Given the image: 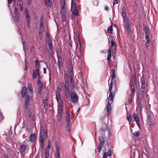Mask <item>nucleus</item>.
<instances>
[{"label": "nucleus", "instance_id": "obj_1", "mask_svg": "<svg viewBox=\"0 0 158 158\" xmlns=\"http://www.w3.org/2000/svg\"><path fill=\"white\" fill-rule=\"evenodd\" d=\"M64 82L63 84V88H64V95L67 99L69 97L70 93L69 85V76L67 73H64Z\"/></svg>", "mask_w": 158, "mask_h": 158}, {"label": "nucleus", "instance_id": "obj_2", "mask_svg": "<svg viewBox=\"0 0 158 158\" xmlns=\"http://www.w3.org/2000/svg\"><path fill=\"white\" fill-rule=\"evenodd\" d=\"M115 71L114 70H113V74L111 76V81L110 84H109L110 94L109 97L108 98V99L109 100H111L112 102L113 101L115 95V93L112 91L113 85V80L115 78ZM110 79V77L109 78L108 80V83H109Z\"/></svg>", "mask_w": 158, "mask_h": 158}, {"label": "nucleus", "instance_id": "obj_3", "mask_svg": "<svg viewBox=\"0 0 158 158\" xmlns=\"http://www.w3.org/2000/svg\"><path fill=\"white\" fill-rule=\"evenodd\" d=\"M33 95V94H32L31 92H30V93L28 94V93L27 94L26 96L24 103V106L26 109H28L29 103L31 102L32 101Z\"/></svg>", "mask_w": 158, "mask_h": 158}, {"label": "nucleus", "instance_id": "obj_4", "mask_svg": "<svg viewBox=\"0 0 158 158\" xmlns=\"http://www.w3.org/2000/svg\"><path fill=\"white\" fill-rule=\"evenodd\" d=\"M48 136L47 130L43 126H41L40 132V139L43 138L47 139Z\"/></svg>", "mask_w": 158, "mask_h": 158}, {"label": "nucleus", "instance_id": "obj_5", "mask_svg": "<svg viewBox=\"0 0 158 158\" xmlns=\"http://www.w3.org/2000/svg\"><path fill=\"white\" fill-rule=\"evenodd\" d=\"M61 7L60 10L61 15L62 17V19L63 21H65L66 20V14L65 13V0H61Z\"/></svg>", "mask_w": 158, "mask_h": 158}, {"label": "nucleus", "instance_id": "obj_6", "mask_svg": "<svg viewBox=\"0 0 158 158\" xmlns=\"http://www.w3.org/2000/svg\"><path fill=\"white\" fill-rule=\"evenodd\" d=\"M63 87L61 86H59V85L56 88V99L57 102H58L59 100L60 99L61 96L60 92L63 89Z\"/></svg>", "mask_w": 158, "mask_h": 158}, {"label": "nucleus", "instance_id": "obj_7", "mask_svg": "<svg viewBox=\"0 0 158 158\" xmlns=\"http://www.w3.org/2000/svg\"><path fill=\"white\" fill-rule=\"evenodd\" d=\"M70 96L72 103H76L78 102V96L75 92H72L70 95Z\"/></svg>", "mask_w": 158, "mask_h": 158}, {"label": "nucleus", "instance_id": "obj_8", "mask_svg": "<svg viewBox=\"0 0 158 158\" xmlns=\"http://www.w3.org/2000/svg\"><path fill=\"white\" fill-rule=\"evenodd\" d=\"M51 147V143L50 140H48V145L46 147L45 150V158H47L49 155V152Z\"/></svg>", "mask_w": 158, "mask_h": 158}, {"label": "nucleus", "instance_id": "obj_9", "mask_svg": "<svg viewBox=\"0 0 158 158\" xmlns=\"http://www.w3.org/2000/svg\"><path fill=\"white\" fill-rule=\"evenodd\" d=\"M40 65H37L35 66L36 70L33 71L32 78L33 79H35L36 78V75H37L39 77V71H40Z\"/></svg>", "mask_w": 158, "mask_h": 158}, {"label": "nucleus", "instance_id": "obj_10", "mask_svg": "<svg viewBox=\"0 0 158 158\" xmlns=\"http://www.w3.org/2000/svg\"><path fill=\"white\" fill-rule=\"evenodd\" d=\"M146 79L144 75H143L141 80V89L143 90H145L146 87Z\"/></svg>", "mask_w": 158, "mask_h": 158}, {"label": "nucleus", "instance_id": "obj_11", "mask_svg": "<svg viewBox=\"0 0 158 158\" xmlns=\"http://www.w3.org/2000/svg\"><path fill=\"white\" fill-rule=\"evenodd\" d=\"M69 76L70 79V85L73 88L74 86V81L73 79V72H69Z\"/></svg>", "mask_w": 158, "mask_h": 158}, {"label": "nucleus", "instance_id": "obj_12", "mask_svg": "<svg viewBox=\"0 0 158 158\" xmlns=\"http://www.w3.org/2000/svg\"><path fill=\"white\" fill-rule=\"evenodd\" d=\"M63 111V108L62 106L60 104L59 106L58 109V114L57 115L58 116L59 118L60 119L61 118L60 116L62 114Z\"/></svg>", "mask_w": 158, "mask_h": 158}, {"label": "nucleus", "instance_id": "obj_13", "mask_svg": "<svg viewBox=\"0 0 158 158\" xmlns=\"http://www.w3.org/2000/svg\"><path fill=\"white\" fill-rule=\"evenodd\" d=\"M111 156V150L110 148L108 149V152H105L103 155V158H107V156Z\"/></svg>", "mask_w": 158, "mask_h": 158}, {"label": "nucleus", "instance_id": "obj_14", "mask_svg": "<svg viewBox=\"0 0 158 158\" xmlns=\"http://www.w3.org/2000/svg\"><path fill=\"white\" fill-rule=\"evenodd\" d=\"M108 100L109 101L107 102V105L106 106V110L108 112L107 114L108 115H109V113L110 112V111L111 110V104L110 103V100H109L108 99ZM110 101H111V100ZM111 103L113 102V101L112 102L111 100Z\"/></svg>", "mask_w": 158, "mask_h": 158}, {"label": "nucleus", "instance_id": "obj_15", "mask_svg": "<svg viewBox=\"0 0 158 158\" xmlns=\"http://www.w3.org/2000/svg\"><path fill=\"white\" fill-rule=\"evenodd\" d=\"M43 103L44 105V108L45 109H47L48 106V100L47 98L45 99L43 98Z\"/></svg>", "mask_w": 158, "mask_h": 158}, {"label": "nucleus", "instance_id": "obj_16", "mask_svg": "<svg viewBox=\"0 0 158 158\" xmlns=\"http://www.w3.org/2000/svg\"><path fill=\"white\" fill-rule=\"evenodd\" d=\"M122 15L123 18V20L125 19H127V13L126 12V8L125 6H123L122 9Z\"/></svg>", "mask_w": 158, "mask_h": 158}, {"label": "nucleus", "instance_id": "obj_17", "mask_svg": "<svg viewBox=\"0 0 158 158\" xmlns=\"http://www.w3.org/2000/svg\"><path fill=\"white\" fill-rule=\"evenodd\" d=\"M36 137V135L35 133H32L29 137L30 141L31 143L34 142L35 139Z\"/></svg>", "mask_w": 158, "mask_h": 158}, {"label": "nucleus", "instance_id": "obj_18", "mask_svg": "<svg viewBox=\"0 0 158 158\" xmlns=\"http://www.w3.org/2000/svg\"><path fill=\"white\" fill-rule=\"evenodd\" d=\"M45 139L41 138L40 139V148L42 150L44 148V140Z\"/></svg>", "mask_w": 158, "mask_h": 158}, {"label": "nucleus", "instance_id": "obj_19", "mask_svg": "<svg viewBox=\"0 0 158 158\" xmlns=\"http://www.w3.org/2000/svg\"><path fill=\"white\" fill-rule=\"evenodd\" d=\"M147 124L149 125L148 128L149 130H150L151 127L152 123L151 121L150 116L149 115L147 116Z\"/></svg>", "mask_w": 158, "mask_h": 158}, {"label": "nucleus", "instance_id": "obj_20", "mask_svg": "<svg viewBox=\"0 0 158 158\" xmlns=\"http://www.w3.org/2000/svg\"><path fill=\"white\" fill-rule=\"evenodd\" d=\"M58 62L57 63V65L58 66L59 70L60 71H61V62L62 61L61 56L57 57Z\"/></svg>", "mask_w": 158, "mask_h": 158}, {"label": "nucleus", "instance_id": "obj_21", "mask_svg": "<svg viewBox=\"0 0 158 158\" xmlns=\"http://www.w3.org/2000/svg\"><path fill=\"white\" fill-rule=\"evenodd\" d=\"M44 2L46 6L50 8L52 6V2L50 0H44Z\"/></svg>", "mask_w": 158, "mask_h": 158}, {"label": "nucleus", "instance_id": "obj_22", "mask_svg": "<svg viewBox=\"0 0 158 158\" xmlns=\"http://www.w3.org/2000/svg\"><path fill=\"white\" fill-rule=\"evenodd\" d=\"M66 121L69 122V120L71 118V116L69 114V110H68L66 111Z\"/></svg>", "mask_w": 158, "mask_h": 158}, {"label": "nucleus", "instance_id": "obj_23", "mask_svg": "<svg viewBox=\"0 0 158 158\" xmlns=\"http://www.w3.org/2000/svg\"><path fill=\"white\" fill-rule=\"evenodd\" d=\"M144 31L145 33V36H149L150 33L149 31V28L148 27L146 26H145Z\"/></svg>", "mask_w": 158, "mask_h": 158}, {"label": "nucleus", "instance_id": "obj_24", "mask_svg": "<svg viewBox=\"0 0 158 158\" xmlns=\"http://www.w3.org/2000/svg\"><path fill=\"white\" fill-rule=\"evenodd\" d=\"M27 89L25 87H23L21 92L22 97V98H24L25 96L26 93H27Z\"/></svg>", "mask_w": 158, "mask_h": 158}, {"label": "nucleus", "instance_id": "obj_25", "mask_svg": "<svg viewBox=\"0 0 158 158\" xmlns=\"http://www.w3.org/2000/svg\"><path fill=\"white\" fill-rule=\"evenodd\" d=\"M99 144H104L105 140L104 137L102 136H99Z\"/></svg>", "mask_w": 158, "mask_h": 158}, {"label": "nucleus", "instance_id": "obj_26", "mask_svg": "<svg viewBox=\"0 0 158 158\" xmlns=\"http://www.w3.org/2000/svg\"><path fill=\"white\" fill-rule=\"evenodd\" d=\"M28 94L31 92L32 94H33V91H32V85L31 84H29L28 86Z\"/></svg>", "mask_w": 158, "mask_h": 158}, {"label": "nucleus", "instance_id": "obj_27", "mask_svg": "<svg viewBox=\"0 0 158 158\" xmlns=\"http://www.w3.org/2000/svg\"><path fill=\"white\" fill-rule=\"evenodd\" d=\"M111 57V49L109 48L108 51V56L107 58V60L109 61L110 60Z\"/></svg>", "mask_w": 158, "mask_h": 158}, {"label": "nucleus", "instance_id": "obj_28", "mask_svg": "<svg viewBox=\"0 0 158 158\" xmlns=\"http://www.w3.org/2000/svg\"><path fill=\"white\" fill-rule=\"evenodd\" d=\"M18 1L19 2L20 10L21 11H22L23 9V2L22 0H18Z\"/></svg>", "mask_w": 158, "mask_h": 158}, {"label": "nucleus", "instance_id": "obj_29", "mask_svg": "<svg viewBox=\"0 0 158 158\" xmlns=\"http://www.w3.org/2000/svg\"><path fill=\"white\" fill-rule=\"evenodd\" d=\"M133 118L134 121H136L137 125L138 126V115L136 114H133Z\"/></svg>", "mask_w": 158, "mask_h": 158}, {"label": "nucleus", "instance_id": "obj_30", "mask_svg": "<svg viewBox=\"0 0 158 158\" xmlns=\"http://www.w3.org/2000/svg\"><path fill=\"white\" fill-rule=\"evenodd\" d=\"M130 87L132 90V94H133L135 92V88L134 85L133 83H131Z\"/></svg>", "mask_w": 158, "mask_h": 158}, {"label": "nucleus", "instance_id": "obj_31", "mask_svg": "<svg viewBox=\"0 0 158 158\" xmlns=\"http://www.w3.org/2000/svg\"><path fill=\"white\" fill-rule=\"evenodd\" d=\"M124 21L125 23V26L126 28H127V27H130L129 24V21L127 19H125L124 20Z\"/></svg>", "mask_w": 158, "mask_h": 158}, {"label": "nucleus", "instance_id": "obj_32", "mask_svg": "<svg viewBox=\"0 0 158 158\" xmlns=\"http://www.w3.org/2000/svg\"><path fill=\"white\" fill-rule=\"evenodd\" d=\"M77 9L75 6L73 4V1L72 0L71 6V10L72 12L75 10Z\"/></svg>", "mask_w": 158, "mask_h": 158}, {"label": "nucleus", "instance_id": "obj_33", "mask_svg": "<svg viewBox=\"0 0 158 158\" xmlns=\"http://www.w3.org/2000/svg\"><path fill=\"white\" fill-rule=\"evenodd\" d=\"M113 26L112 25H111L107 29V32L109 33L112 34L113 33Z\"/></svg>", "mask_w": 158, "mask_h": 158}, {"label": "nucleus", "instance_id": "obj_34", "mask_svg": "<svg viewBox=\"0 0 158 158\" xmlns=\"http://www.w3.org/2000/svg\"><path fill=\"white\" fill-rule=\"evenodd\" d=\"M14 20L16 23H18L19 20V14L15 15Z\"/></svg>", "mask_w": 158, "mask_h": 158}, {"label": "nucleus", "instance_id": "obj_35", "mask_svg": "<svg viewBox=\"0 0 158 158\" xmlns=\"http://www.w3.org/2000/svg\"><path fill=\"white\" fill-rule=\"evenodd\" d=\"M79 14L78 13L77 10H75L72 11V16L73 17L75 15H78Z\"/></svg>", "mask_w": 158, "mask_h": 158}, {"label": "nucleus", "instance_id": "obj_36", "mask_svg": "<svg viewBox=\"0 0 158 158\" xmlns=\"http://www.w3.org/2000/svg\"><path fill=\"white\" fill-rule=\"evenodd\" d=\"M26 146L23 144L21 145L20 148V150L22 152H24L26 150Z\"/></svg>", "mask_w": 158, "mask_h": 158}, {"label": "nucleus", "instance_id": "obj_37", "mask_svg": "<svg viewBox=\"0 0 158 158\" xmlns=\"http://www.w3.org/2000/svg\"><path fill=\"white\" fill-rule=\"evenodd\" d=\"M69 72H73V67L71 64H69Z\"/></svg>", "mask_w": 158, "mask_h": 158}, {"label": "nucleus", "instance_id": "obj_38", "mask_svg": "<svg viewBox=\"0 0 158 158\" xmlns=\"http://www.w3.org/2000/svg\"><path fill=\"white\" fill-rule=\"evenodd\" d=\"M43 30H39V36L40 38V40H41L42 38V35H43Z\"/></svg>", "mask_w": 158, "mask_h": 158}, {"label": "nucleus", "instance_id": "obj_39", "mask_svg": "<svg viewBox=\"0 0 158 158\" xmlns=\"http://www.w3.org/2000/svg\"><path fill=\"white\" fill-rule=\"evenodd\" d=\"M25 16L27 19L30 20V16L28 14V13L27 10H25Z\"/></svg>", "mask_w": 158, "mask_h": 158}, {"label": "nucleus", "instance_id": "obj_40", "mask_svg": "<svg viewBox=\"0 0 158 158\" xmlns=\"http://www.w3.org/2000/svg\"><path fill=\"white\" fill-rule=\"evenodd\" d=\"M57 57H60L61 56V51L60 49H58L56 50Z\"/></svg>", "mask_w": 158, "mask_h": 158}, {"label": "nucleus", "instance_id": "obj_41", "mask_svg": "<svg viewBox=\"0 0 158 158\" xmlns=\"http://www.w3.org/2000/svg\"><path fill=\"white\" fill-rule=\"evenodd\" d=\"M104 144H99V146L98 147V152H100V151H101L102 147Z\"/></svg>", "mask_w": 158, "mask_h": 158}, {"label": "nucleus", "instance_id": "obj_42", "mask_svg": "<svg viewBox=\"0 0 158 158\" xmlns=\"http://www.w3.org/2000/svg\"><path fill=\"white\" fill-rule=\"evenodd\" d=\"M145 38L147 40L146 43V45H147V44H149L150 42V39L149 36H145Z\"/></svg>", "mask_w": 158, "mask_h": 158}, {"label": "nucleus", "instance_id": "obj_43", "mask_svg": "<svg viewBox=\"0 0 158 158\" xmlns=\"http://www.w3.org/2000/svg\"><path fill=\"white\" fill-rule=\"evenodd\" d=\"M93 3L95 6H98V0H93Z\"/></svg>", "mask_w": 158, "mask_h": 158}, {"label": "nucleus", "instance_id": "obj_44", "mask_svg": "<svg viewBox=\"0 0 158 158\" xmlns=\"http://www.w3.org/2000/svg\"><path fill=\"white\" fill-rule=\"evenodd\" d=\"M135 5L134 6V9L135 10H136L138 8L137 3L136 2H135Z\"/></svg>", "mask_w": 158, "mask_h": 158}, {"label": "nucleus", "instance_id": "obj_45", "mask_svg": "<svg viewBox=\"0 0 158 158\" xmlns=\"http://www.w3.org/2000/svg\"><path fill=\"white\" fill-rule=\"evenodd\" d=\"M44 18L43 16H41L40 22V24H43V23L44 22Z\"/></svg>", "mask_w": 158, "mask_h": 158}, {"label": "nucleus", "instance_id": "obj_46", "mask_svg": "<svg viewBox=\"0 0 158 158\" xmlns=\"http://www.w3.org/2000/svg\"><path fill=\"white\" fill-rule=\"evenodd\" d=\"M56 154L59 153V147L56 146Z\"/></svg>", "mask_w": 158, "mask_h": 158}, {"label": "nucleus", "instance_id": "obj_47", "mask_svg": "<svg viewBox=\"0 0 158 158\" xmlns=\"http://www.w3.org/2000/svg\"><path fill=\"white\" fill-rule=\"evenodd\" d=\"M48 47L50 48V50L49 51H52V48L53 47L52 45V44H48Z\"/></svg>", "mask_w": 158, "mask_h": 158}, {"label": "nucleus", "instance_id": "obj_48", "mask_svg": "<svg viewBox=\"0 0 158 158\" xmlns=\"http://www.w3.org/2000/svg\"><path fill=\"white\" fill-rule=\"evenodd\" d=\"M111 47L112 48L114 47V46L116 44L115 42L113 40H112L111 41Z\"/></svg>", "mask_w": 158, "mask_h": 158}, {"label": "nucleus", "instance_id": "obj_49", "mask_svg": "<svg viewBox=\"0 0 158 158\" xmlns=\"http://www.w3.org/2000/svg\"><path fill=\"white\" fill-rule=\"evenodd\" d=\"M44 27L43 24H40L39 30H43L42 29Z\"/></svg>", "mask_w": 158, "mask_h": 158}, {"label": "nucleus", "instance_id": "obj_50", "mask_svg": "<svg viewBox=\"0 0 158 158\" xmlns=\"http://www.w3.org/2000/svg\"><path fill=\"white\" fill-rule=\"evenodd\" d=\"M126 29L127 34L129 35L130 33V31H131V29L130 28L127 27V28H126Z\"/></svg>", "mask_w": 158, "mask_h": 158}, {"label": "nucleus", "instance_id": "obj_51", "mask_svg": "<svg viewBox=\"0 0 158 158\" xmlns=\"http://www.w3.org/2000/svg\"><path fill=\"white\" fill-rule=\"evenodd\" d=\"M14 13L15 15H19V13L18 11L16 8H15L14 10Z\"/></svg>", "mask_w": 158, "mask_h": 158}, {"label": "nucleus", "instance_id": "obj_52", "mask_svg": "<svg viewBox=\"0 0 158 158\" xmlns=\"http://www.w3.org/2000/svg\"><path fill=\"white\" fill-rule=\"evenodd\" d=\"M27 24L28 28H30V20L27 19Z\"/></svg>", "mask_w": 158, "mask_h": 158}, {"label": "nucleus", "instance_id": "obj_53", "mask_svg": "<svg viewBox=\"0 0 158 158\" xmlns=\"http://www.w3.org/2000/svg\"><path fill=\"white\" fill-rule=\"evenodd\" d=\"M25 69L27 70L28 69V64L26 62V60L25 59Z\"/></svg>", "mask_w": 158, "mask_h": 158}, {"label": "nucleus", "instance_id": "obj_54", "mask_svg": "<svg viewBox=\"0 0 158 158\" xmlns=\"http://www.w3.org/2000/svg\"><path fill=\"white\" fill-rule=\"evenodd\" d=\"M141 95L142 96V98H143V96H144V91L145 90H143V89H141Z\"/></svg>", "mask_w": 158, "mask_h": 158}, {"label": "nucleus", "instance_id": "obj_55", "mask_svg": "<svg viewBox=\"0 0 158 158\" xmlns=\"http://www.w3.org/2000/svg\"><path fill=\"white\" fill-rule=\"evenodd\" d=\"M47 41L48 44H52V41L50 38H49V39H48Z\"/></svg>", "mask_w": 158, "mask_h": 158}, {"label": "nucleus", "instance_id": "obj_56", "mask_svg": "<svg viewBox=\"0 0 158 158\" xmlns=\"http://www.w3.org/2000/svg\"><path fill=\"white\" fill-rule=\"evenodd\" d=\"M43 87H39L38 91L39 93H40L41 92Z\"/></svg>", "mask_w": 158, "mask_h": 158}, {"label": "nucleus", "instance_id": "obj_57", "mask_svg": "<svg viewBox=\"0 0 158 158\" xmlns=\"http://www.w3.org/2000/svg\"><path fill=\"white\" fill-rule=\"evenodd\" d=\"M127 119L128 120V121L130 122L131 121V115H129L127 117Z\"/></svg>", "mask_w": 158, "mask_h": 158}, {"label": "nucleus", "instance_id": "obj_58", "mask_svg": "<svg viewBox=\"0 0 158 158\" xmlns=\"http://www.w3.org/2000/svg\"><path fill=\"white\" fill-rule=\"evenodd\" d=\"M12 2V0H8V7H9V9L10 8V4Z\"/></svg>", "mask_w": 158, "mask_h": 158}, {"label": "nucleus", "instance_id": "obj_59", "mask_svg": "<svg viewBox=\"0 0 158 158\" xmlns=\"http://www.w3.org/2000/svg\"><path fill=\"white\" fill-rule=\"evenodd\" d=\"M133 134L135 136H138V131H137L134 132V133H133Z\"/></svg>", "mask_w": 158, "mask_h": 158}, {"label": "nucleus", "instance_id": "obj_60", "mask_svg": "<svg viewBox=\"0 0 158 158\" xmlns=\"http://www.w3.org/2000/svg\"><path fill=\"white\" fill-rule=\"evenodd\" d=\"M35 66L37 65H40V63L37 60H36L35 61Z\"/></svg>", "mask_w": 158, "mask_h": 158}, {"label": "nucleus", "instance_id": "obj_61", "mask_svg": "<svg viewBox=\"0 0 158 158\" xmlns=\"http://www.w3.org/2000/svg\"><path fill=\"white\" fill-rule=\"evenodd\" d=\"M118 3V0H114V3L113 4V6H114L115 4H117Z\"/></svg>", "mask_w": 158, "mask_h": 158}, {"label": "nucleus", "instance_id": "obj_62", "mask_svg": "<svg viewBox=\"0 0 158 158\" xmlns=\"http://www.w3.org/2000/svg\"><path fill=\"white\" fill-rule=\"evenodd\" d=\"M132 148H134V149H135V150H136L137 151H138L137 149V148H136L135 145H133L132 146Z\"/></svg>", "mask_w": 158, "mask_h": 158}, {"label": "nucleus", "instance_id": "obj_63", "mask_svg": "<svg viewBox=\"0 0 158 158\" xmlns=\"http://www.w3.org/2000/svg\"><path fill=\"white\" fill-rule=\"evenodd\" d=\"M66 127H69V126H70L69 122L66 121Z\"/></svg>", "mask_w": 158, "mask_h": 158}, {"label": "nucleus", "instance_id": "obj_64", "mask_svg": "<svg viewBox=\"0 0 158 158\" xmlns=\"http://www.w3.org/2000/svg\"><path fill=\"white\" fill-rule=\"evenodd\" d=\"M109 8L107 6H106L105 7V10L107 11L109 10Z\"/></svg>", "mask_w": 158, "mask_h": 158}]
</instances>
